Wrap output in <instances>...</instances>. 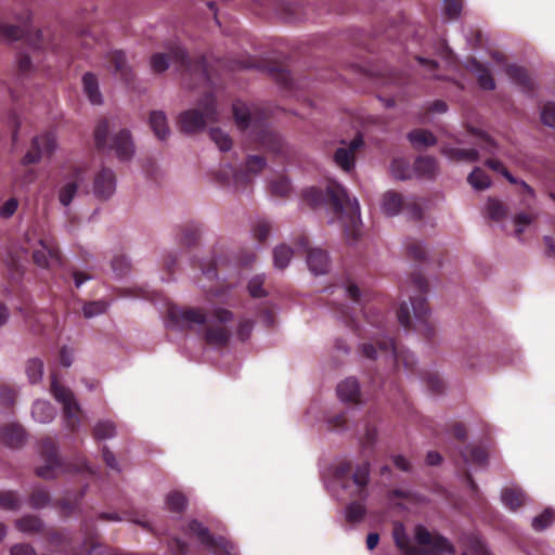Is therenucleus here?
<instances>
[{
	"instance_id": "nucleus-1",
	"label": "nucleus",
	"mask_w": 555,
	"mask_h": 555,
	"mask_svg": "<svg viewBox=\"0 0 555 555\" xmlns=\"http://www.w3.org/2000/svg\"><path fill=\"white\" fill-rule=\"evenodd\" d=\"M304 201L312 208L327 206L341 220L344 233L350 240L360 234V205L356 197H350L347 190L333 180L327 182L325 190L309 188L302 192Z\"/></svg>"
},
{
	"instance_id": "nucleus-2",
	"label": "nucleus",
	"mask_w": 555,
	"mask_h": 555,
	"mask_svg": "<svg viewBox=\"0 0 555 555\" xmlns=\"http://www.w3.org/2000/svg\"><path fill=\"white\" fill-rule=\"evenodd\" d=\"M170 62L177 66L183 77H190L191 81L188 83L190 88H195L202 82H208L209 76L205 56L192 59L182 47L175 44L169 48L168 53H154L151 56L150 65L153 73L162 74L168 69Z\"/></svg>"
},
{
	"instance_id": "nucleus-3",
	"label": "nucleus",
	"mask_w": 555,
	"mask_h": 555,
	"mask_svg": "<svg viewBox=\"0 0 555 555\" xmlns=\"http://www.w3.org/2000/svg\"><path fill=\"white\" fill-rule=\"evenodd\" d=\"M233 117L241 130L250 129V134L262 147L273 153H281L283 141L267 122L269 114L256 107L250 108L242 101H236L232 106Z\"/></svg>"
},
{
	"instance_id": "nucleus-4",
	"label": "nucleus",
	"mask_w": 555,
	"mask_h": 555,
	"mask_svg": "<svg viewBox=\"0 0 555 555\" xmlns=\"http://www.w3.org/2000/svg\"><path fill=\"white\" fill-rule=\"evenodd\" d=\"M396 546L403 555H443L444 553L454 554L455 548L447 538L441 534H431L424 526L415 527V539L420 547L413 545L405 528L397 522L392 530Z\"/></svg>"
},
{
	"instance_id": "nucleus-5",
	"label": "nucleus",
	"mask_w": 555,
	"mask_h": 555,
	"mask_svg": "<svg viewBox=\"0 0 555 555\" xmlns=\"http://www.w3.org/2000/svg\"><path fill=\"white\" fill-rule=\"evenodd\" d=\"M39 453L44 464L36 468V475L43 479H54L63 474H70L88 469L87 463L81 461L79 464L65 462L59 455V449L54 440L50 437L43 438L39 443Z\"/></svg>"
},
{
	"instance_id": "nucleus-6",
	"label": "nucleus",
	"mask_w": 555,
	"mask_h": 555,
	"mask_svg": "<svg viewBox=\"0 0 555 555\" xmlns=\"http://www.w3.org/2000/svg\"><path fill=\"white\" fill-rule=\"evenodd\" d=\"M94 143L100 152H114L119 160L131 159L134 154V144L129 130L122 129L115 133L109 141L108 121L101 119L94 128Z\"/></svg>"
},
{
	"instance_id": "nucleus-7",
	"label": "nucleus",
	"mask_w": 555,
	"mask_h": 555,
	"mask_svg": "<svg viewBox=\"0 0 555 555\" xmlns=\"http://www.w3.org/2000/svg\"><path fill=\"white\" fill-rule=\"evenodd\" d=\"M369 475L370 463L367 461L358 465L353 473L352 464L349 461L339 462L334 467L335 479L346 491H348L350 496L361 500L366 498Z\"/></svg>"
},
{
	"instance_id": "nucleus-8",
	"label": "nucleus",
	"mask_w": 555,
	"mask_h": 555,
	"mask_svg": "<svg viewBox=\"0 0 555 555\" xmlns=\"http://www.w3.org/2000/svg\"><path fill=\"white\" fill-rule=\"evenodd\" d=\"M361 352L365 358L371 360H375L378 352H380L386 357H390L397 369L401 365L410 372H413L415 369L416 362L414 354L409 350H403L397 347L393 339L390 337L376 338L372 343L362 344Z\"/></svg>"
},
{
	"instance_id": "nucleus-9",
	"label": "nucleus",
	"mask_w": 555,
	"mask_h": 555,
	"mask_svg": "<svg viewBox=\"0 0 555 555\" xmlns=\"http://www.w3.org/2000/svg\"><path fill=\"white\" fill-rule=\"evenodd\" d=\"M216 99L207 92L198 102L197 108L188 109L179 116V127L184 133L192 134L204 129L209 121H216Z\"/></svg>"
},
{
	"instance_id": "nucleus-10",
	"label": "nucleus",
	"mask_w": 555,
	"mask_h": 555,
	"mask_svg": "<svg viewBox=\"0 0 555 555\" xmlns=\"http://www.w3.org/2000/svg\"><path fill=\"white\" fill-rule=\"evenodd\" d=\"M413 287L420 292V295L410 298L413 315L417 322L416 331L421 332L427 339L435 335V328L428 320L429 308L424 295L428 292V282L421 273L411 276Z\"/></svg>"
},
{
	"instance_id": "nucleus-11",
	"label": "nucleus",
	"mask_w": 555,
	"mask_h": 555,
	"mask_svg": "<svg viewBox=\"0 0 555 555\" xmlns=\"http://www.w3.org/2000/svg\"><path fill=\"white\" fill-rule=\"evenodd\" d=\"M51 392L54 399L63 405V421L67 429L76 433L81 423V409L73 391L59 383L55 375H52Z\"/></svg>"
},
{
	"instance_id": "nucleus-12",
	"label": "nucleus",
	"mask_w": 555,
	"mask_h": 555,
	"mask_svg": "<svg viewBox=\"0 0 555 555\" xmlns=\"http://www.w3.org/2000/svg\"><path fill=\"white\" fill-rule=\"evenodd\" d=\"M30 18V11L25 10L17 16V21L21 24L18 26L0 21V37L8 41L24 39L34 49H42L44 46L43 34L41 30L31 34L29 28Z\"/></svg>"
},
{
	"instance_id": "nucleus-13",
	"label": "nucleus",
	"mask_w": 555,
	"mask_h": 555,
	"mask_svg": "<svg viewBox=\"0 0 555 555\" xmlns=\"http://www.w3.org/2000/svg\"><path fill=\"white\" fill-rule=\"evenodd\" d=\"M383 211L387 216H396L400 211H405L413 220H420L423 217L421 205L415 201H404L401 194L387 192L383 197Z\"/></svg>"
},
{
	"instance_id": "nucleus-14",
	"label": "nucleus",
	"mask_w": 555,
	"mask_h": 555,
	"mask_svg": "<svg viewBox=\"0 0 555 555\" xmlns=\"http://www.w3.org/2000/svg\"><path fill=\"white\" fill-rule=\"evenodd\" d=\"M56 135L47 131L31 140L30 149L23 157L24 165L38 163L43 157H50L56 149Z\"/></svg>"
},
{
	"instance_id": "nucleus-15",
	"label": "nucleus",
	"mask_w": 555,
	"mask_h": 555,
	"mask_svg": "<svg viewBox=\"0 0 555 555\" xmlns=\"http://www.w3.org/2000/svg\"><path fill=\"white\" fill-rule=\"evenodd\" d=\"M40 248L33 253L34 262L41 268L62 266L63 258L56 242L53 238H41Z\"/></svg>"
},
{
	"instance_id": "nucleus-16",
	"label": "nucleus",
	"mask_w": 555,
	"mask_h": 555,
	"mask_svg": "<svg viewBox=\"0 0 555 555\" xmlns=\"http://www.w3.org/2000/svg\"><path fill=\"white\" fill-rule=\"evenodd\" d=\"M296 247L307 253V264L311 272L314 274H324L330 267L328 255L321 248H310L309 240L307 236L301 235L297 242Z\"/></svg>"
},
{
	"instance_id": "nucleus-17",
	"label": "nucleus",
	"mask_w": 555,
	"mask_h": 555,
	"mask_svg": "<svg viewBox=\"0 0 555 555\" xmlns=\"http://www.w3.org/2000/svg\"><path fill=\"white\" fill-rule=\"evenodd\" d=\"M168 313L170 320L179 326L204 325L207 322V314L199 308L170 307Z\"/></svg>"
},
{
	"instance_id": "nucleus-18",
	"label": "nucleus",
	"mask_w": 555,
	"mask_h": 555,
	"mask_svg": "<svg viewBox=\"0 0 555 555\" xmlns=\"http://www.w3.org/2000/svg\"><path fill=\"white\" fill-rule=\"evenodd\" d=\"M363 145V139L359 134L352 139L347 147H339L334 154V162L344 171H350L354 166V154Z\"/></svg>"
},
{
	"instance_id": "nucleus-19",
	"label": "nucleus",
	"mask_w": 555,
	"mask_h": 555,
	"mask_svg": "<svg viewBox=\"0 0 555 555\" xmlns=\"http://www.w3.org/2000/svg\"><path fill=\"white\" fill-rule=\"evenodd\" d=\"M109 67L113 68L114 75L118 76L122 81L130 82L133 79V72L128 63V59L122 50H114L107 54Z\"/></svg>"
},
{
	"instance_id": "nucleus-20",
	"label": "nucleus",
	"mask_w": 555,
	"mask_h": 555,
	"mask_svg": "<svg viewBox=\"0 0 555 555\" xmlns=\"http://www.w3.org/2000/svg\"><path fill=\"white\" fill-rule=\"evenodd\" d=\"M189 531L195 534L201 543L208 548L220 550L225 545V540L223 538H215L209 530L196 519L189 522Z\"/></svg>"
},
{
	"instance_id": "nucleus-21",
	"label": "nucleus",
	"mask_w": 555,
	"mask_h": 555,
	"mask_svg": "<svg viewBox=\"0 0 555 555\" xmlns=\"http://www.w3.org/2000/svg\"><path fill=\"white\" fill-rule=\"evenodd\" d=\"M215 182L230 192H243L251 186V176H215Z\"/></svg>"
},
{
	"instance_id": "nucleus-22",
	"label": "nucleus",
	"mask_w": 555,
	"mask_h": 555,
	"mask_svg": "<svg viewBox=\"0 0 555 555\" xmlns=\"http://www.w3.org/2000/svg\"><path fill=\"white\" fill-rule=\"evenodd\" d=\"M0 439L10 448H20L26 440V431L18 424H10L1 429Z\"/></svg>"
},
{
	"instance_id": "nucleus-23",
	"label": "nucleus",
	"mask_w": 555,
	"mask_h": 555,
	"mask_svg": "<svg viewBox=\"0 0 555 555\" xmlns=\"http://www.w3.org/2000/svg\"><path fill=\"white\" fill-rule=\"evenodd\" d=\"M231 332L222 325H207L204 333L205 341L215 347H225L230 340Z\"/></svg>"
},
{
	"instance_id": "nucleus-24",
	"label": "nucleus",
	"mask_w": 555,
	"mask_h": 555,
	"mask_svg": "<svg viewBox=\"0 0 555 555\" xmlns=\"http://www.w3.org/2000/svg\"><path fill=\"white\" fill-rule=\"evenodd\" d=\"M93 194L99 199L109 198L116 190L115 176H93Z\"/></svg>"
},
{
	"instance_id": "nucleus-25",
	"label": "nucleus",
	"mask_w": 555,
	"mask_h": 555,
	"mask_svg": "<svg viewBox=\"0 0 555 555\" xmlns=\"http://www.w3.org/2000/svg\"><path fill=\"white\" fill-rule=\"evenodd\" d=\"M460 454L466 464L483 466L488 463V452L480 446L467 444L460 451Z\"/></svg>"
},
{
	"instance_id": "nucleus-26",
	"label": "nucleus",
	"mask_w": 555,
	"mask_h": 555,
	"mask_svg": "<svg viewBox=\"0 0 555 555\" xmlns=\"http://www.w3.org/2000/svg\"><path fill=\"white\" fill-rule=\"evenodd\" d=\"M337 395L345 402L358 403L360 398V386L356 378L349 377L337 386Z\"/></svg>"
},
{
	"instance_id": "nucleus-27",
	"label": "nucleus",
	"mask_w": 555,
	"mask_h": 555,
	"mask_svg": "<svg viewBox=\"0 0 555 555\" xmlns=\"http://www.w3.org/2000/svg\"><path fill=\"white\" fill-rule=\"evenodd\" d=\"M469 68L476 74L478 85L481 89L487 91L494 90L495 81L490 70L483 64L474 59L469 62Z\"/></svg>"
},
{
	"instance_id": "nucleus-28",
	"label": "nucleus",
	"mask_w": 555,
	"mask_h": 555,
	"mask_svg": "<svg viewBox=\"0 0 555 555\" xmlns=\"http://www.w3.org/2000/svg\"><path fill=\"white\" fill-rule=\"evenodd\" d=\"M507 76L518 85L524 91L532 92L534 89L533 81L528 72L518 65H508L506 67Z\"/></svg>"
},
{
	"instance_id": "nucleus-29",
	"label": "nucleus",
	"mask_w": 555,
	"mask_h": 555,
	"mask_svg": "<svg viewBox=\"0 0 555 555\" xmlns=\"http://www.w3.org/2000/svg\"><path fill=\"white\" fill-rule=\"evenodd\" d=\"M82 87L85 94L88 96L92 104L99 105L102 103V94L99 89V81L93 73L88 72L82 76Z\"/></svg>"
},
{
	"instance_id": "nucleus-30",
	"label": "nucleus",
	"mask_w": 555,
	"mask_h": 555,
	"mask_svg": "<svg viewBox=\"0 0 555 555\" xmlns=\"http://www.w3.org/2000/svg\"><path fill=\"white\" fill-rule=\"evenodd\" d=\"M15 527L24 533H42L44 524L42 519L36 515H25L15 520Z\"/></svg>"
},
{
	"instance_id": "nucleus-31",
	"label": "nucleus",
	"mask_w": 555,
	"mask_h": 555,
	"mask_svg": "<svg viewBox=\"0 0 555 555\" xmlns=\"http://www.w3.org/2000/svg\"><path fill=\"white\" fill-rule=\"evenodd\" d=\"M55 414L54 406L48 401L38 400L33 404L31 415L36 422L50 423L54 420Z\"/></svg>"
},
{
	"instance_id": "nucleus-32",
	"label": "nucleus",
	"mask_w": 555,
	"mask_h": 555,
	"mask_svg": "<svg viewBox=\"0 0 555 555\" xmlns=\"http://www.w3.org/2000/svg\"><path fill=\"white\" fill-rule=\"evenodd\" d=\"M150 126L155 135L164 141L168 138L170 131L167 124V117L162 111H153L150 114Z\"/></svg>"
},
{
	"instance_id": "nucleus-33",
	"label": "nucleus",
	"mask_w": 555,
	"mask_h": 555,
	"mask_svg": "<svg viewBox=\"0 0 555 555\" xmlns=\"http://www.w3.org/2000/svg\"><path fill=\"white\" fill-rule=\"evenodd\" d=\"M270 76L285 90H293L294 79L291 73L280 64H272L268 67Z\"/></svg>"
},
{
	"instance_id": "nucleus-34",
	"label": "nucleus",
	"mask_w": 555,
	"mask_h": 555,
	"mask_svg": "<svg viewBox=\"0 0 555 555\" xmlns=\"http://www.w3.org/2000/svg\"><path fill=\"white\" fill-rule=\"evenodd\" d=\"M504 505L512 511H516L524 505L526 495L521 489L518 488H505L501 494Z\"/></svg>"
},
{
	"instance_id": "nucleus-35",
	"label": "nucleus",
	"mask_w": 555,
	"mask_h": 555,
	"mask_svg": "<svg viewBox=\"0 0 555 555\" xmlns=\"http://www.w3.org/2000/svg\"><path fill=\"white\" fill-rule=\"evenodd\" d=\"M444 153L451 160L455 162L476 163L478 160V152L475 149L448 147Z\"/></svg>"
},
{
	"instance_id": "nucleus-36",
	"label": "nucleus",
	"mask_w": 555,
	"mask_h": 555,
	"mask_svg": "<svg viewBox=\"0 0 555 555\" xmlns=\"http://www.w3.org/2000/svg\"><path fill=\"white\" fill-rule=\"evenodd\" d=\"M408 138L415 147L434 146L437 143L435 135L426 129L412 130Z\"/></svg>"
},
{
	"instance_id": "nucleus-37",
	"label": "nucleus",
	"mask_w": 555,
	"mask_h": 555,
	"mask_svg": "<svg viewBox=\"0 0 555 555\" xmlns=\"http://www.w3.org/2000/svg\"><path fill=\"white\" fill-rule=\"evenodd\" d=\"M269 189L271 194L274 196H287L292 191V184L288 176H273L269 182Z\"/></svg>"
},
{
	"instance_id": "nucleus-38",
	"label": "nucleus",
	"mask_w": 555,
	"mask_h": 555,
	"mask_svg": "<svg viewBox=\"0 0 555 555\" xmlns=\"http://www.w3.org/2000/svg\"><path fill=\"white\" fill-rule=\"evenodd\" d=\"M166 506L170 512L182 513L188 505L186 496L178 490H173L166 495Z\"/></svg>"
},
{
	"instance_id": "nucleus-39",
	"label": "nucleus",
	"mask_w": 555,
	"mask_h": 555,
	"mask_svg": "<svg viewBox=\"0 0 555 555\" xmlns=\"http://www.w3.org/2000/svg\"><path fill=\"white\" fill-rule=\"evenodd\" d=\"M42 534L47 542L55 548L68 545L72 542V539L64 531L54 528L44 529Z\"/></svg>"
},
{
	"instance_id": "nucleus-40",
	"label": "nucleus",
	"mask_w": 555,
	"mask_h": 555,
	"mask_svg": "<svg viewBox=\"0 0 555 555\" xmlns=\"http://www.w3.org/2000/svg\"><path fill=\"white\" fill-rule=\"evenodd\" d=\"M25 372L30 384H38L43 376V361L38 358L29 359Z\"/></svg>"
},
{
	"instance_id": "nucleus-41",
	"label": "nucleus",
	"mask_w": 555,
	"mask_h": 555,
	"mask_svg": "<svg viewBox=\"0 0 555 555\" xmlns=\"http://www.w3.org/2000/svg\"><path fill=\"white\" fill-rule=\"evenodd\" d=\"M116 435V426L111 421H99L92 429V436L95 440H105Z\"/></svg>"
},
{
	"instance_id": "nucleus-42",
	"label": "nucleus",
	"mask_w": 555,
	"mask_h": 555,
	"mask_svg": "<svg viewBox=\"0 0 555 555\" xmlns=\"http://www.w3.org/2000/svg\"><path fill=\"white\" fill-rule=\"evenodd\" d=\"M504 177L507 178L509 183L519 185L518 191L522 196L521 202L525 206L530 207L534 199V193H533L532 188L530 185H528L526 182L519 180L517 176L508 175V176H504Z\"/></svg>"
},
{
	"instance_id": "nucleus-43",
	"label": "nucleus",
	"mask_w": 555,
	"mask_h": 555,
	"mask_svg": "<svg viewBox=\"0 0 555 555\" xmlns=\"http://www.w3.org/2000/svg\"><path fill=\"white\" fill-rule=\"evenodd\" d=\"M201 236L199 227L195 223H188L181 230L180 242L184 246H193L197 243Z\"/></svg>"
},
{
	"instance_id": "nucleus-44",
	"label": "nucleus",
	"mask_w": 555,
	"mask_h": 555,
	"mask_svg": "<svg viewBox=\"0 0 555 555\" xmlns=\"http://www.w3.org/2000/svg\"><path fill=\"white\" fill-rule=\"evenodd\" d=\"M50 503V493L43 488H35L29 495V505L33 508L40 509Z\"/></svg>"
},
{
	"instance_id": "nucleus-45",
	"label": "nucleus",
	"mask_w": 555,
	"mask_h": 555,
	"mask_svg": "<svg viewBox=\"0 0 555 555\" xmlns=\"http://www.w3.org/2000/svg\"><path fill=\"white\" fill-rule=\"evenodd\" d=\"M292 256H293V250L291 247H288L284 244L276 246L273 250L274 266L279 269L286 268Z\"/></svg>"
},
{
	"instance_id": "nucleus-46",
	"label": "nucleus",
	"mask_w": 555,
	"mask_h": 555,
	"mask_svg": "<svg viewBox=\"0 0 555 555\" xmlns=\"http://www.w3.org/2000/svg\"><path fill=\"white\" fill-rule=\"evenodd\" d=\"M487 212L492 220L500 221L506 217L507 207L502 202L490 198L487 204Z\"/></svg>"
},
{
	"instance_id": "nucleus-47",
	"label": "nucleus",
	"mask_w": 555,
	"mask_h": 555,
	"mask_svg": "<svg viewBox=\"0 0 555 555\" xmlns=\"http://www.w3.org/2000/svg\"><path fill=\"white\" fill-rule=\"evenodd\" d=\"M555 519V512L552 508H545L540 515L532 519V528L535 531L546 529Z\"/></svg>"
},
{
	"instance_id": "nucleus-48",
	"label": "nucleus",
	"mask_w": 555,
	"mask_h": 555,
	"mask_svg": "<svg viewBox=\"0 0 555 555\" xmlns=\"http://www.w3.org/2000/svg\"><path fill=\"white\" fill-rule=\"evenodd\" d=\"M210 139L216 143L220 151L227 152L232 147L231 138L219 128H211L209 132Z\"/></svg>"
},
{
	"instance_id": "nucleus-49",
	"label": "nucleus",
	"mask_w": 555,
	"mask_h": 555,
	"mask_svg": "<svg viewBox=\"0 0 555 555\" xmlns=\"http://www.w3.org/2000/svg\"><path fill=\"white\" fill-rule=\"evenodd\" d=\"M0 507L16 511L21 507V500L14 491H0Z\"/></svg>"
},
{
	"instance_id": "nucleus-50",
	"label": "nucleus",
	"mask_w": 555,
	"mask_h": 555,
	"mask_svg": "<svg viewBox=\"0 0 555 555\" xmlns=\"http://www.w3.org/2000/svg\"><path fill=\"white\" fill-rule=\"evenodd\" d=\"M83 494L85 492L80 491L78 496L74 501H72L68 498H62L57 500L55 506L61 509L62 516H70L75 512L76 507L79 505V502L82 499Z\"/></svg>"
},
{
	"instance_id": "nucleus-51",
	"label": "nucleus",
	"mask_w": 555,
	"mask_h": 555,
	"mask_svg": "<svg viewBox=\"0 0 555 555\" xmlns=\"http://www.w3.org/2000/svg\"><path fill=\"white\" fill-rule=\"evenodd\" d=\"M366 513L365 506L360 502H351L346 507V519L349 522H359Z\"/></svg>"
},
{
	"instance_id": "nucleus-52",
	"label": "nucleus",
	"mask_w": 555,
	"mask_h": 555,
	"mask_svg": "<svg viewBox=\"0 0 555 555\" xmlns=\"http://www.w3.org/2000/svg\"><path fill=\"white\" fill-rule=\"evenodd\" d=\"M422 378L424 379L427 388L433 392V393H441L443 388H444V384H443V380L439 377L438 374L434 373V372H426L422 375Z\"/></svg>"
},
{
	"instance_id": "nucleus-53",
	"label": "nucleus",
	"mask_w": 555,
	"mask_h": 555,
	"mask_svg": "<svg viewBox=\"0 0 555 555\" xmlns=\"http://www.w3.org/2000/svg\"><path fill=\"white\" fill-rule=\"evenodd\" d=\"M437 169V162L431 156H420L415 160L416 173H434Z\"/></svg>"
},
{
	"instance_id": "nucleus-54",
	"label": "nucleus",
	"mask_w": 555,
	"mask_h": 555,
	"mask_svg": "<svg viewBox=\"0 0 555 555\" xmlns=\"http://www.w3.org/2000/svg\"><path fill=\"white\" fill-rule=\"evenodd\" d=\"M267 165L266 158L261 155H249L246 159L245 173H259L264 170Z\"/></svg>"
},
{
	"instance_id": "nucleus-55",
	"label": "nucleus",
	"mask_w": 555,
	"mask_h": 555,
	"mask_svg": "<svg viewBox=\"0 0 555 555\" xmlns=\"http://www.w3.org/2000/svg\"><path fill=\"white\" fill-rule=\"evenodd\" d=\"M106 309L107 304L105 301L99 300L85 304L82 311L83 315L89 319L104 313Z\"/></svg>"
},
{
	"instance_id": "nucleus-56",
	"label": "nucleus",
	"mask_w": 555,
	"mask_h": 555,
	"mask_svg": "<svg viewBox=\"0 0 555 555\" xmlns=\"http://www.w3.org/2000/svg\"><path fill=\"white\" fill-rule=\"evenodd\" d=\"M263 278L260 275L254 276L247 285L248 293L254 298H262L267 296V292L263 289Z\"/></svg>"
},
{
	"instance_id": "nucleus-57",
	"label": "nucleus",
	"mask_w": 555,
	"mask_h": 555,
	"mask_svg": "<svg viewBox=\"0 0 555 555\" xmlns=\"http://www.w3.org/2000/svg\"><path fill=\"white\" fill-rule=\"evenodd\" d=\"M534 218L535 215L532 212H520L515 216L514 224L516 227L515 234L517 237H520L524 232V228L529 225L534 220Z\"/></svg>"
},
{
	"instance_id": "nucleus-58",
	"label": "nucleus",
	"mask_w": 555,
	"mask_h": 555,
	"mask_svg": "<svg viewBox=\"0 0 555 555\" xmlns=\"http://www.w3.org/2000/svg\"><path fill=\"white\" fill-rule=\"evenodd\" d=\"M408 255L416 261H423L426 256V250L421 242L410 241L406 243Z\"/></svg>"
},
{
	"instance_id": "nucleus-59",
	"label": "nucleus",
	"mask_w": 555,
	"mask_h": 555,
	"mask_svg": "<svg viewBox=\"0 0 555 555\" xmlns=\"http://www.w3.org/2000/svg\"><path fill=\"white\" fill-rule=\"evenodd\" d=\"M541 120L544 125L555 128V103L547 102L541 112Z\"/></svg>"
},
{
	"instance_id": "nucleus-60",
	"label": "nucleus",
	"mask_w": 555,
	"mask_h": 555,
	"mask_svg": "<svg viewBox=\"0 0 555 555\" xmlns=\"http://www.w3.org/2000/svg\"><path fill=\"white\" fill-rule=\"evenodd\" d=\"M112 269L118 276H124L130 270V263L125 256H117L112 260Z\"/></svg>"
},
{
	"instance_id": "nucleus-61",
	"label": "nucleus",
	"mask_w": 555,
	"mask_h": 555,
	"mask_svg": "<svg viewBox=\"0 0 555 555\" xmlns=\"http://www.w3.org/2000/svg\"><path fill=\"white\" fill-rule=\"evenodd\" d=\"M77 191L76 183H67L61 190L59 194V198L62 205L68 206L73 201Z\"/></svg>"
},
{
	"instance_id": "nucleus-62",
	"label": "nucleus",
	"mask_w": 555,
	"mask_h": 555,
	"mask_svg": "<svg viewBox=\"0 0 555 555\" xmlns=\"http://www.w3.org/2000/svg\"><path fill=\"white\" fill-rule=\"evenodd\" d=\"M253 231H254V236L259 242H264L268 238L269 234H270L271 225L266 220H259L254 225Z\"/></svg>"
},
{
	"instance_id": "nucleus-63",
	"label": "nucleus",
	"mask_w": 555,
	"mask_h": 555,
	"mask_svg": "<svg viewBox=\"0 0 555 555\" xmlns=\"http://www.w3.org/2000/svg\"><path fill=\"white\" fill-rule=\"evenodd\" d=\"M444 13L450 20L457 18L462 12V0H443Z\"/></svg>"
},
{
	"instance_id": "nucleus-64",
	"label": "nucleus",
	"mask_w": 555,
	"mask_h": 555,
	"mask_svg": "<svg viewBox=\"0 0 555 555\" xmlns=\"http://www.w3.org/2000/svg\"><path fill=\"white\" fill-rule=\"evenodd\" d=\"M17 208V198L11 197L0 206V217L2 219H9L16 212Z\"/></svg>"
}]
</instances>
